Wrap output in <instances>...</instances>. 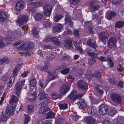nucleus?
Returning <instances> with one entry per match:
<instances>
[{
	"label": "nucleus",
	"mask_w": 124,
	"mask_h": 124,
	"mask_svg": "<svg viewBox=\"0 0 124 124\" xmlns=\"http://www.w3.org/2000/svg\"><path fill=\"white\" fill-rule=\"evenodd\" d=\"M25 80L18 81L15 85V88L16 94L18 96L20 95L21 90L24 85Z\"/></svg>",
	"instance_id": "1"
},
{
	"label": "nucleus",
	"mask_w": 124,
	"mask_h": 124,
	"mask_svg": "<svg viewBox=\"0 0 124 124\" xmlns=\"http://www.w3.org/2000/svg\"><path fill=\"white\" fill-rule=\"evenodd\" d=\"M78 88L80 90L84 91L88 88V86L86 82L82 80H80L78 82Z\"/></svg>",
	"instance_id": "2"
},
{
	"label": "nucleus",
	"mask_w": 124,
	"mask_h": 124,
	"mask_svg": "<svg viewBox=\"0 0 124 124\" xmlns=\"http://www.w3.org/2000/svg\"><path fill=\"white\" fill-rule=\"evenodd\" d=\"M110 96L113 101L119 104L121 102L122 99L119 94L116 93H112L111 94Z\"/></svg>",
	"instance_id": "3"
},
{
	"label": "nucleus",
	"mask_w": 124,
	"mask_h": 124,
	"mask_svg": "<svg viewBox=\"0 0 124 124\" xmlns=\"http://www.w3.org/2000/svg\"><path fill=\"white\" fill-rule=\"evenodd\" d=\"M29 16L27 15H21L19 16V19L17 22L19 25L23 24L24 23L27 22L28 20Z\"/></svg>",
	"instance_id": "4"
},
{
	"label": "nucleus",
	"mask_w": 124,
	"mask_h": 124,
	"mask_svg": "<svg viewBox=\"0 0 124 124\" xmlns=\"http://www.w3.org/2000/svg\"><path fill=\"white\" fill-rule=\"evenodd\" d=\"M90 3L91 11H94L98 10L99 8L98 1L95 0H92Z\"/></svg>",
	"instance_id": "5"
},
{
	"label": "nucleus",
	"mask_w": 124,
	"mask_h": 124,
	"mask_svg": "<svg viewBox=\"0 0 124 124\" xmlns=\"http://www.w3.org/2000/svg\"><path fill=\"white\" fill-rule=\"evenodd\" d=\"M43 8L44 13L45 15L48 16L51 15L52 9L51 5L48 4L46 5L43 6Z\"/></svg>",
	"instance_id": "6"
},
{
	"label": "nucleus",
	"mask_w": 124,
	"mask_h": 124,
	"mask_svg": "<svg viewBox=\"0 0 124 124\" xmlns=\"http://www.w3.org/2000/svg\"><path fill=\"white\" fill-rule=\"evenodd\" d=\"M100 114L104 115L108 112V106L106 104H101L100 106L99 110Z\"/></svg>",
	"instance_id": "7"
},
{
	"label": "nucleus",
	"mask_w": 124,
	"mask_h": 124,
	"mask_svg": "<svg viewBox=\"0 0 124 124\" xmlns=\"http://www.w3.org/2000/svg\"><path fill=\"white\" fill-rule=\"evenodd\" d=\"M99 38L102 42L106 41L108 39L109 34L107 31H104L99 34Z\"/></svg>",
	"instance_id": "8"
},
{
	"label": "nucleus",
	"mask_w": 124,
	"mask_h": 124,
	"mask_svg": "<svg viewBox=\"0 0 124 124\" xmlns=\"http://www.w3.org/2000/svg\"><path fill=\"white\" fill-rule=\"evenodd\" d=\"M70 86L67 84H65L62 85L60 89L61 94L63 95L66 93L70 89Z\"/></svg>",
	"instance_id": "9"
},
{
	"label": "nucleus",
	"mask_w": 124,
	"mask_h": 124,
	"mask_svg": "<svg viewBox=\"0 0 124 124\" xmlns=\"http://www.w3.org/2000/svg\"><path fill=\"white\" fill-rule=\"evenodd\" d=\"M16 106H8L6 108V113L8 116H12L14 112V109L16 108Z\"/></svg>",
	"instance_id": "10"
},
{
	"label": "nucleus",
	"mask_w": 124,
	"mask_h": 124,
	"mask_svg": "<svg viewBox=\"0 0 124 124\" xmlns=\"http://www.w3.org/2000/svg\"><path fill=\"white\" fill-rule=\"evenodd\" d=\"M70 38L67 37L64 40L63 44L64 47L70 49L72 47V44L70 41Z\"/></svg>",
	"instance_id": "11"
},
{
	"label": "nucleus",
	"mask_w": 124,
	"mask_h": 124,
	"mask_svg": "<svg viewBox=\"0 0 124 124\" xmlns=\"http://www.w3.org/2000/svg\"><path fill=\"white\" fill-rule=\"evenodd\" d=\"M24 2L22 0H19L17 2L15 6V8L18 11H20L24 8Z\"/></svg>",
	"instance_id": "12"
},
{
	"label": "nucleus",
	"mask_w": 124,
	"mask_h": 124,
	"mask_svg": "<svg viewBox=\"0 0 124 124\" xmlns=\"http://www.w3.org/2000/svg\"><path fill=\"white\" fill-rule=\"evenodd\" d=\"M50 109L49 108L43 105L40 107L39 113L41 114L46 113L47 114L50 111Z\"/></svg>",
	"instance_id": "13"
},
{
	"label": "nucleus",
	"mask_w": 124,
	"mask_h": 124,
	"mask_svg": "<svg viewBox=\"0 0 124 124\" xmlns=\"http://www.w3.org/2000/svg\"><path fill=\"white\" fill-rule=\"evenodd\" d=\"M86 122L88 124H96V120L91 116L86 117L85 119Z\"/></svg>",
	"instance_id": "14"
},
{
	"label": "nucleus",
	"mask_w": 124,
	"mask_h": 124,
	"mask_svg": "<svg viewBox=\"0 0 124 124\" xmlns=\"http://www.w3.org/2000/svg\"><path fill=\"white\" fill-rule=\"evenodd\" d=\"M87 112L89 115L93 116L96 114L97 110L96 108L91 106L88 108Z\"/></svg>",
	"instance_id": "15"
},
{
	"label": "nucleus",
	"mask_w": 124,
	"mask_h": 124,
	"mask_svg": "<svg viewBox=\"0 0 124 124\" xmlns=\"http://www.w3.org/2000/svg\"><path fill=\"white\" fill-rule=\"evenodd\" d=\"M76 91L75 90H73L68 96V97L70 100H72L73 101H74L77 99V96H76Z\"/></svg>",
	"instance_id": "16"
},
{
	"label": "nucleus",
	"mask_w": 124,
	"mask_h": 124,
	"mask_svg": "<svg viewBox=\"0 0 124 124\" xmlns=\"http://www.w3.org/2000/svg\"><path fill=\"white\" fill-rule=\"evenodd\" d=\"M78 104L80 109H84L85 108L87 104L84 100L80 99V101L78 102Z\"/></svg>",
	"instance_id": "17"
},
{
	"label": "nucleus",
	"mask_w": 124,
	"mask_h": 124,
	"mask_svg": "<svg viewBox=\"0 0 124 124\" xmlns=\"http://www.w3.org/2000/svg\"><path fill=\"white\" fill-rule=\"evenodd\" d=\"M71 18L69 15H66L65 18V23L66 24L69 25L71 27L73 26L72 22L70 19Z\"/></svg>",
	"instance_id": "18"
},
{
	"label": "nucleus",
	"mask_w": 124,
	"mask_h": 124,
	"mask_svg": "<svg viewBox=\"0 0 124 124\" xmlns=\"http://www.w3.org/2000/svg\"><path fill=\"white\" fill-rule=\"evenodd\" d=\"M10 62L9 59L7 56H4L0 59V65L3 64H8Z\"/></svg>",
	"instance_id": "19"
},
{
	"label": "nucleus",
	"mask_w": 124,
	"mask_h": 124,
	"mask_svg": "<svg viewBox=\"0 0 124 124\" xmlns=\"http://www.w3.org/2000/svg\"><path fill=\"white\" fill-rule=\"evenodd\" d=\"M52 42L54 45L56 46H60L62 44V42L59 40L56 37H53L52 38Z\"/></svg>",
	"instance_id": "20"
},
{
	"label": "nucleus",
	"mask_w": 124,
	"mask_h": 124,
	"mask_svg": "<svg viewBox=\"0 0 124 124\" xmlns=\"http://www.w3.org/2000/svg\"><path fill=\"white\" fill-rule=\"evenodd\" d=\"M63 28V26L62 24L58 23L56 24L55 26L54 27L53 30L54 32H55L60 31Z\"/></svg>",
	"instance_id": "21"
},
{
	"label": "nucleus",
	"mask_w": 124,
	"mask_h": 124,
	"mask_svg": "<svg viewBox=\"0 0 124 124\" xmlns=\"http://www.w3.org/2000/svg\"><path fill=\"white\" fill-rule=\"evenodd\" d=\"M116 42V38L113 37H111L108 41V44L111 46L112 45L114 47H115V44Z\"/></svg>",
	"instance_id": "22"
},
{
	"label": "nucleus",
	"mask_w": 124,
	"mask_h": 124,
	"mask_svg": "<svg viewBox=\"0 0 124 124\" xmlns=\"http://www.w3.org/2000/svg\"><path fill=\"white\" fill-rule=\"evenodd\" d=\"M87 44L89 46L94 49H96V47L97 45L96 42L91 39L88 40Z\"/></svg>",
	"instance_id": "23"
},
{
	"label": "nucleus",
	"mask_w": 124,
	"mask_h": 124,
	"mask_svg": "<svg viewBox=\"0 0 124 124\" xmlns=\"http://www.w3.org/2000/svg\"><path fill=\"white\" fill-rule=\"evenodd\" d=\"M18 100V97L15 95H12L10 101V103L11 104L14 105L16 103Z\"/></svg>",
	"instance_id": "24"
},
{
	"label": "nucleus",
	"mask_w": 124,
	"mask_h": 124,
	"mask_svg": "<svg viewBox=\"0 0 124 124\" xmlns=\"http://www.w3.org/2000/svg\"><path fill=\"white\" fill-rule=\"evenodd\" d=\"M18 48L21 50H24L25 51H29V48L27 47V45L23 44L18 46Z\"/></svg>",
	"instance_id": "25"
},
{
	"label": "nucleus",
	"mask_w": 124,
	"mask_h": 124,
	"mask_svg": "<svg viewBox=\"0 0 124 124\" xmlns=\"http://www.w3.org/2000/svg\"><path fill=\"white\" fill-rule=\"evenodd\" d=\"M31 5L34 8H37L40 6H41L43 5V3L42 1L39 2H31Z\"/></svg>",
	"instance_id": "26"
},
{
	"label": "nucleus",
	"mask_w": 124,
	"mask_h": 124,
	"mask_svg": "<svg viewBox=\"0 0 124 124\" xmlns=\"http://www.w3.org/2000/svg\"><path fill=\"white\" fill-rule=\"evenodd\" d=\"M15 77L14 76H12L10 78L8 82V86L10 87H11L14 82Z\"/></svg>",
	"instance_id": "27"
},
{
	"label": "nucleus",
	"mask_w": 124,
	"mask_h": 124,
	"mask_svg": "<svg viewBox=\"0 0 124 124\" xmlns=\"http://www.w3.org/2000/svg\"><path fill=\"white\" fill-rule=\"evenodd\" d=\"M36 98V96L35 93L33 94H31L28 98V101L31 102H34Z\"/></svg>",
	"instance_id": "28"
},
{
	"label": "nucleus",
	"mask_w": 124,
	"mask_h": 124,
	"mask_svg": "<svg viewBox=\"0 0 124 124\" xmlns=\"http://www.w3.org/2000/svg\"><path fill=\"white\" fill-rule=\"evenodd\" d=\"M92 51L91 49L88 50L87 51V54L89 56L93 57L94 58H97L98 54L92 52Z\"/></svg>",
	"instance_id": "29"
},
{
	"label": "nucleus",
	"mask_w": 124,
	"mask_h": 124,
	"mask_svg": "<svg viewBox=\"0 0 124 124\" xmlns=\"http://www.w3.org/2000/svg\"><path fill=\"white\" fill-rule=\"evenodd\" d=\"M116 13L114 12H111L108 13L106 15V18L108 19H111L112 18L116 16Z\"/></svg>",
	"instance_id": "30"
},
{
	"label": "nucleus",
	"mask_w": 124,
	"mask_h": 124,
	"mask_svg": "<svg viewBox=\"0 0 124 124\" xmlns=\"http://www.w3.org/2000/svg\"><path fill=\"white\" fill-rule=\"evenodd\" d=\"M7 16L5 13L3 11H0V21H3L6 20Z\"/></svg>",
	"instance_id": "31"
},
{
	"label": "nucleus",
	"mask_w": 124,
	"mask_h": 124,
	"mask_svg": "<svg viewBox=\"0 0 124 124\" xmlns=\"http://www.w3.org/2000/svg\"><path fill=\"white\" fill-rule=\"evenodd\" d=\"M124 121L122 119L118 117L113 121V124H123Z\"/></svg>",
	"instance_id": "32"
},
{
	"label": "nucleus",
	"mask_w": 124,
	"mask_h": 124,
	"mask_svg": "<svg viewBox=\"0 0 124 124\" xmlns=\"http://www.w3.org/2000/svg\"><path fill=\"white\" fill-rule=\"evenodd\" d=\"M47 95L45 93L44 91L39 93L38 96V99L39 100H42L45 99L46 98Z\"/></svg>",
	"instance_id": "33"
},
{
	"label": "nucleus",
	"mask_w": 124,
	"mask_h": 124,
	"mask_svg": "<svg viewBox=\"0 0 124 124\" xmlns=\"http://www.w3.org/2000/svg\"><path fill=\"white\" fill-rule=\"evenodd\" d=\"M62 17V16L61 14H58L55 15L54 17V20L55 22H58Z\"/></svg>",
	"instance_id": "34"
},
{
	"label": "nucleus",
	"mask_w": 124,
	"mask_h": 124,
	"mask_svg": "<svg viewBox=\"0 0 124 124\" xmlns=\"http://www.w3.org/2000/svg\"><path fill=\"white\" fill-rule=\"evenodd\" d=\"M52 96L53 99L54 100H56V99L61 98L62 96L59 94H58L56 93L52 92Z\"/></svg>",
	"instance_id": "35"
},
{
	"label": "nucleus",
	"mask_w": 124,
	"mask_h": 124,
	"mask_svg": "<svg viewBox=\"0 0 124 124\" xmlns=\"http://www.w3.org/2000/svg\"><path fill=\"white\" fill-rule=\"evenodd\" d=\"M46 114V118H53L55 116V113L50 111Z\"/></svg>",
	"instance_id": "36"
},
{
	"label": "nucleus",
	"mask_w": 124,
	"mask_h": 124,
	"mask_svg": "<svg viewBox=\"0 0 124 124\" xmlns=\"http://www.w3.org/2000/svg\"><path fill=\"white\" fill-rule=\"evenodd\" d=\"M64 120V119L62 117H59L55 121V124H63V121Z\"/></svg>",
	"instance_id": "37"
},
{
	"label": "nucleus",
	"mask_w": 124,
	"mask_h": 124,
	"mask_svg": "<svg viewBox=\"0 0 124 124\" xmlns=\"http://www.w3.org/2000/svg\"><path fill=\"white\" fill-rule=\"evenodd\" d=\"M124 25V22L123 21H118L116 23L115 27L116 28H121Z\"/></svg>",
	"instance_id": "38"
},
{
	"label": "nucleus",
	"mask_w": 124,
	"mask_h": 124,
	"mask_svg": "<svg viewBox=\"0 0 124 124\" xmlns=\"http://www.w3.org/2000/svg\"><path fill=\"white\" fill-rule=\"evenodd\" d=\"M95 88L97 92L100 94H102L103 93V92L101 90V87L98 85H96L95 86Z\"/></svg>",
	"instance_id": "39"
},
{
	"label": "nucleus",
	"mask_w": 124,
	"mask_h": 124,
	"mask_svg": "<svg viewBox=\"0 0 124 124\" xmlns=\"http://www.w3.org/2000/svg\"><path fill=\"white\" fill-rule=\"evenodd\" d=\"M93 76L97 78V79H100L101 77V73L100 71L98 70L95 72L93 75Z\"/></svg>",
	"instance_id": "40"
},
{
	"label": "nucleus",
	"mask_w": 124,
	"mask_h": 124,
	"mask_svg": "<svg viewBox=\"0 0 124 124\" xmlns=\"http://www.w3.org/2000/svg\"><path fill=\"white\" fill-rule=\"evenodd\" d=\"M70 71V69L68 68H66L61 71V73L62 74L66 75L68 74Z\"/></svg>",
	"instance_id": "41"
},
{
	"label": "nucleus",
	"mask_w": 124,
	"mask_h": 124,
	"mask_svg": "<svg viewBox=\"0 0 124 124\" xmlns=\"http://www.w3.org/2000/svg\"><path fill=\"white\" fill-rule=\"evenodd\" d=\"M24 116L25 117V119L23 124H28V122L30 120V118L27 114H25Z\"/></svg>",
	"instance_id": "42"
},
{
	"label": "nucleus",
	"mask_w": 124,
	"mask_h": 124,
	"mask_svg": "<svg viewBox=\"0 0 124 124\" xmlns=\"http://www.w3.org/2000/svg\"><path fill=\"white\" fill-rule=\"evenodd\" d=\"M43 16V14L40 13L37 14L35 16L36 20L37 21H39L41 19Z\"/></svg>",
	"instance_id": "43"
},
{
	"label": "nucleus",
	"mask_w": 124,
	"mask_h": 124,
	"mask_svg": "<svg viewBox=\"0 0 124 124\" xmlns=\"http://www.w3.org/2000/svg\"><path fill=\"white\" fill-rule=\"evenodd\" d=\"M33 105H29L28 106V111L30 114L33 112Z\"/></svg>",
	"instance_id": "44"
},
{
	"label": "nucleus",
	"mask_w": 124,
	"mask_h": 124,
	"mask_svg": "<svg viewBox=\"0 0 124 124\" xmlns=\"http://www.w3.org/2000/svg\"><path fill=\"white\" fill-rule=\"evenodd\" d=\"M60 109H65L67 108V104L66 103H60L59 104Z\"/></svg>",
	"instance_id": "45"
},
{
	"label": "nucleus",
	"mask_w": 124,
	"mask_h": 124,
	"mask_svg": "<svg viewBox=\"0 0 124 124\" xmlns=\"http://www.w3.org/2000/svg\"><path fill=\"white\" fill-rule=\"evenodd\" d=\"M32 32L33 34V35L35 36L36 37L38 35V32L37 30L36 27L33 28L32 30Z\"/></svg>",
	"instance_id": "46"
},
{
	"label": "nucleus",
	"mask_w": 124,
	"mask_h": 124,
	"mask_svg": "<svg viewBox=\"0 0 124 124\" xmlns=\"http://www.w3.org/2000/svg\"><path fill=\"white\" fill-rule=\"evenodd\" d=\"M43 24L45 25L46 27L48 28L51 26L52 24L49 22L45 21L44 22Z\"/></svg>",
	"instance_id": "47"
},
{
	"label": "nucleus",
	"mask_w": 124,
	"mask_h": 124,
	"mask_svg": "<svg viewBox=\"0 0 124 124\" xmlns=\"http://www.w3.org/2000/svg\"><path fill=\"white\" fill-rule=\"evenodd\" d=\"M54 56L51 54H49L46 57V59L49 61H51L54 58Z\"/></svg>",
	"instance_id": "48"
},
{
	"label": "nucleus",
	"mask_w": 124,
	"mask_h": 124,
	"mask_svg": "<svg viewBox=\"0 0 124 124\" xmlns=\"http://www.w3.org/2000/svg\"><path fill=\"white\" fill-rule=\"evenodd\" d=\"M88 62L89 64L91 65L93 64L94 62H96V61L95 59L91 58L88 59Z\"/></svg>",
	"instance_id": "49"
},
{
	"label": "nucleus",
	"mask_w": 124,
	"mask_h": 124,
	"mask_svg": "<svg viewBox=\"0 0 124 124\" xmlns=\"http://www.w3.org/2000/svg\"><path fill=\"white\" fill-rule=\"evenodd\" d=\"M36 82L35 79H32L31 80L30 82V85L32 86L36 85Z\"/></svg>",
	"instance_id": "50"
},
{
	"label": "nucleus",
	"mask_w": 124,
	"mask_h": 124,
	"mask_svg": "<svg viewBox=\"0 0 124 124\" xmlns=\"http://www.w3.org/2000/svg\"><path fill=\"white\" fill-rule=\"evenodd\" d=\"M45 68L46 71L48 70V68L50 67V64L49 62L47 61H45Z\"/></svg>",
	"instance_id": "51"
},
{
	"label": "nucleus",
	"mask_w": 124,
	"mask_h": 124,
	"mask_svg": "<svg viewBox=\"0 0 124 124\" xmlns=\"http://www.w3.org/2000/svg\"><path fill=\"white\" fill-rule=\"evenodd\" d=\"M71 3L75 5L79 2L80 0H69Z\"/></svg>",
	"instance_id": "52"
},
{
	"label": "nucleus",
	"mask_w": 124,
	"mask_h": 124,
	"mask_svg": "<svg viewBox=\"0 0 124 124\" xmlns=\"http://www.w3.org/2000/svg\"><path fill=\"white\" fill-rule=\"evenodd\" d=\"M84 72V70L78 68L77 70V74L79 75L83 74Z\"/></svg>",
	"instance_id": "53"
},
{
	"label": "nucleus",
	"mask_w": 124,
	"mask_h": 124,
	"mask_svg": "<svg viewBox=\"0 0 124 124\" xmlns=\"http://www.w3.org/2000/svg\"><path fill=\"white\" fill-rule=\"evenodd\" d=\"M8 119V117L5 115H2L0 117V120L2 121L5 122Z\"/></svg>",
	"instance_id": "54"
},
{
	"label": "nucleus",
	"mask_w": 124,
	"mask_h": 124,
	"mask_svg": "<svg viewBox=\"0 0 124 124\" xmlns=\"http://www.w3.org/2000/svg\"><path fill=\"white\" fill-rule=\"evenodd\" d=\"M27 45V47L29 48V50L30 49H32L34 46V44L33 42H30Z\"/></svg>",
	"instance_id": "55"
},
{
	"label": "nucleus",
	"mask_w": 124,
	"mask_h": 124,
	"mask_svg": "<svg viewBox=\"0 0 124 124\" xmlns=\"http://www.w3.org/2000/svg\"><path fill=\"white\" fill-rule=\"evenodd\" d=\"M14 39L13 36H11L10 35H7L6 38V39L7 41L13 40Z\"/></svg>",
	"instance_id": "56"
},
{
	"label": "nucleus",
	"mask_w": 124,
	"mask_h": 124,
	"mask_svg": "<svg viewBox=\"0 0 124 124\" xmlns=\"http://www.w3.org/2000/svg\"><path fill=\"white\" fill-rule=\"evenodd\" d=\"M50 76V77L51 78V80H53L55 78H58V76H57L56 74H53L52 73H49Z\"/></svg>",
	"instance_id": "57"
},
{
	"label": "nucleus",
	"mask_w": 124,
	"mask_h": 124,
	"mask_svg": "<svg viewBox=\"0 0 124 124\" xmlns=\"http://www.w3.org/2000/svg\"><path fill=\"white\" fill-rule=\"evenodd\" d=\"M116 111L115 110H111L109 111L108 113V115L111 116H113L116 114Z\"/></svg>",
	"instance_id": "58"
},
{
	"label": "nucleus",
	"mask_w": 124,
	"mask_h": 124,
	"mask_svg": "<svg viewBox=\"0 0 124 124\" xmlns=\"http://www.w3.org/2000/svg\"><path fill=\"white\" fill-rule=\"evenodd\" d=\"M3 41L2 40L1 37L0 36V48H2L4 46Z\"/></svg>",
	"instance_id": "59"
},
{
	"label": "nucleus",
	"mask_w": 124,
	"mask_h": 124,
	"mask_svg": "<svg viewBox=\"0 0 124 124\" xmlns=\"http://www.w3.org/2000/svg\"><path fill=\"white\" fill-rule=\"evenodd\" d=\"M23 42V41L22 40H19L18 41H16L13 44L14 46H16L20 44Z\"/></svg>",
	"instance_id": "60"
},
{
	"label": "nucleus",
	"mask_w": 124,
	"mask_h": 124,
	"mask_svg": "<svg viewBox=\"0 0 124 124\" xmlns=\"http://www.w3.org/2000/svg\"><path fill=\"white\" fill-rule=\"evenodd\" d=\"M62 60L64 61H69L70 60V57L68 55L63 56L62 57Z\"/></svg>",
	"instance_id": "61"
},
{
	"label": "nucleus",
	"mask_w": 124,
	"mask_h": 124,
	"mask_svg": "<svg viewBox=\"0 0 124 124\" xmlns=\"http://www.w3.org/2000/svg\"><path fill=\"white\" fill-rule=\"evenodd\" d=\"M53 37H50L49 36L48 37H47L45 39V41L46 42H49L51 41H52V39Z\"/></svg>",
	"instance_id": "62"
},
{
	"label": "nucleus",
	"mask_w": 124,
	"mask_h": 124,
	"mask_svg": "<svg viewBox=\"0 0 124 124\" xmlns=\"http://www.w3.org/2000/svg\"><path fill=\"white\" fill-rule=\"evenodd\" d=\"M37 68L41 70L42 71H45L46 70L44 67L43 66H39L37 67Z\"/></svg>",
	"instance_id": "63"
},
{
	"label": "nucleus",
	"mask_w": 124,
	"mask_h": 124,
	"mask_svg": "<svg viewBox=\"0 0 124 124\" xmlns=\"http://www.w3.org/2000/svg\"><path fill=\"white\" fill-rule=\"evenodd\" d=\"M80 118V116L78 115H75L73 116V119L74 121H77Z\"/></svg>",
	"instance_id": "64"
}]
</instances>
